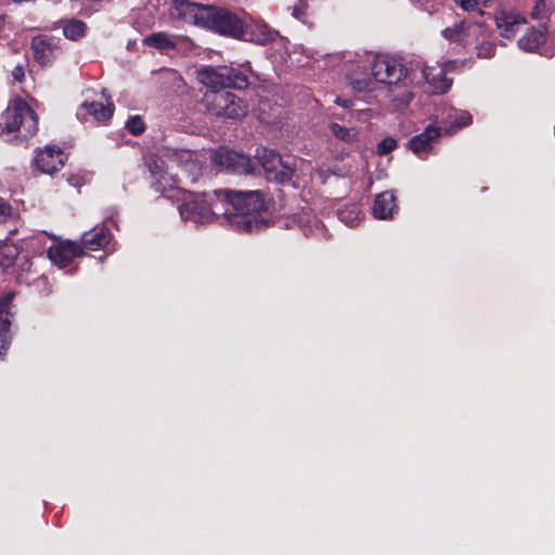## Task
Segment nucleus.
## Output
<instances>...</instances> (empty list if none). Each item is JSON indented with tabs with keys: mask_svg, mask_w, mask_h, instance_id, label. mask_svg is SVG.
<instances>
[{
	"mask_svg": "<svg viewBox=\"0 0 555 555\" xmlns=\"http://www.w3.org/2000/svg\"><path fill=\"white\" fill-rule=\"evenodd\" d=\"M410 62L403 65L395 57L384 55H367L366 60H360L356 68L347 74L349 85L357 92L374 91L378 83H385L396 88L391 90V100L397 109L405 107L412 100L413 93L408 89Z\"/></svg>",
	"mask_w": 555,
	"mask_h": 555,
	"instance_id": "f257e3e1",
	"label": "nucleus"
},
{
	"mask_svg": "<svg viewBox=\"0 0 555 555\" xmlns=\"http://www.w3.org/2000/svg\"><path fill=\"white\" fill-rule=\"evenodd\" d=\"M219 194L225 210L222 214V225L242 233H251L267 227L268 220L263 216L266 201L260 191L221 190Z\"/></svg>",
	"mask_w": 555,
	"mask_h": 555,
	"instance_id": "f03ea898",
	"label": "nucleus"
},
{
	"mask_svg": "<svg viewBox=\"0 0 555 555\" xmlns=\"http://www.w3.org/2000/svg\"><path fill=\"white\" fill-rule=\"evenodd\" d=\"M169 164L162 159H154L149 163V169L153 177V186L157 192L165 193L167 190L178 188L180 178L172 172L175 167L179 168L181 175L190 182H196L202 176L205 155L191 150H176L169 156Z\"/></svg>",
	"mask_w": 555,
	"mask_h": 555,
	"instance_id": "7ed1b4c3",
	"label": "nucleus"
},
{
	"mask_svg": "<svg viewBox=\"0 0 555 555\" xmlns=\"http://www.w3.org/2000/svg\"><path fill=\"white\" fill-rule=\"evenodd\" d=\"M176 9L181 18L216 33L241 38L244 22L225 9L201 5L184 0L177 1Z\"/></svg>",
	"mask_w": 555,
	"mask_h": 555,
	"instance_id": "20e7f679",
	"label": "nucleus"
},
{
	"mask_svg": "<svg viewBox=\"0 0 555 555\" xmlns=\"http://www.w3.org/2000/svg\"><path fill=\"white\" fill-rule=\"evenodd\" d=\"M38 131L36 113L23 100L10 102L0 116V137L5 141H24Z\"/></svg>",
	"mask_w": 555,
	"mask_h": 555,
	"instance_id": "39448f33",
	"label": "nucleus"
},
{
	"mask_svg": "<svg viewBox=\"0 0 555 555\" xmlns=\"http://www.w3.org/2000/svg\"><path fill=\"white\" fill-rule=\"evenodd\" d=\"M221 190L212 193L193 194L189 193L178 206L181 218L195 224L219 222L221 224L223 209L220 194Z\"/></svg>",
	"mask_w": 555,
	"mask_h": 555,
	"instance_id": "423d86ee",
	"label": "nucleus"
},
{
	"mask_svg": "<svg viewBox=\"0 0 555 555\" xmlns=\"http://www.w3.org/2000/svg\"><path fill=\"white\" fill-rule=\"evenodd\" d=\"M410 87L426 86L427 92L440 94L447 92L451 87V80L446 76V67L440 64L428 66L421 59L410 62L409 74Z\"/></svg>",
	"mask_w": 555,
	"mask_h": 555,
	"instance_id": "0eeeda50",
	"label": "nucleus"
},
{
	"mask_svg": "<svg viewBox=\"0 0 555 555\" xmlns=\"http://www.w3.org/2000/svg\"><path fill=\"white\" fill-rule=\"evenodd\" d=\"M196 77L209 92H221L224 88L244 89L248 86V78L244 73L228 66L202 67L197 69Z\"/></svg>",
	"mask_w": 555,
	"mask_h": 555,
	"instance_id": "6e6552de",
	"label": "nucleus"
},
{
	"mask_svg": "<svg viewBox=\"0 0 555 555\" xmlns=\"http://www.w3.org/2000/svg\"><path fill=\"white\" fill-rule=\"evenodd\" d=\"M256 160L263 168L267 178L279 183L292 180L298 163L292 156L282 157L280 154L266 147L257 150Z\"/></svg>",
	"mask_w": 555,
	"mask_h": 555,
	"instance_id": "1a4fd4ad",
	"label": "nucleus"
},
{
	"mask_svg": "<svg viewBox=\"0 0 555 555\" xmlns=\"http://www.w3.org/2000/svg\"><path fill=\"white\" fill-rule=\"evenodd\" d=\"M204 101L206 108L214 115L227 118H242L247 115V104L230 91L208 92Z\"/></svg>",
	"mask_w": 555,
	"mask_h": 555,
	"instance_id": "9d476101",
	"label": "nucleus"
},
{
	"mask_svg": "<svg viewBox=\"0 0 555 555\" xmlns=\"http://www.w3.org/2000/svg\"><path fill=\"white\" fill-rule=\"evenodd\" d=\"M215 165L222 169L237 175H249L255 172L254 162L246 155L220 147L211 155Z\"/></svg>",
	"mask_w": 555,
	"mask_h": 555,
	"instance_id": "9b49d317",
	"label": "nucleus"
},
{
	"mask_svg": "<svg viewBox=\"0 0 555 555\" xmlns=\"http://www.w3.org/2000/svg\"><path fill=\"white\" fill-rule=\"evenodd\" d=\"M442 36L451 42H460L465 47L476 46L486 38V28L481 23L461 22L443 29Z\"/></svg>",
	"mask_w": 555,
	"mask_h": 555,
	"instance_id": "f8f14e48",
	"label": "nucleus"
},
{
	"mask_svg": "<svg viewBox=\"0 0 555 555\" xmlns=\"http://www.w3.org/2000/svg\"><path fill=\"white\" fill-rule=\"evenodd\" d=\"M31 50L36 62L41 66L51 65L63 52L61 39L46 35L33 39Z\"/></svg>",
	"mask_w": 555,
	"mask_h": 555,
	"instance_id": "ddd939ff",
	"label": "nucleus"
},
{
	"mask_svg": "<svg viewBox=\"0 0 555 555\" xmlns=\"http://www.w3.org/2000/svg\"><path fill=\"white\" fill-rule=\"evenodd\" d=\"M66 160L64 152L54 145L39 149L34 158L35 168L41 173L51 175L60 170Z\"/></svg>",
	"mask_w": 555,
	"mask_h": 555,
	"instance_id": "4468645a",
	"label": "nucleus"
},
{
	"mask_svg": "<svg viewBox=\"0 0 555 555\" xmlns=\"http://www.w3.org/2000/svg\"><path fill=\"white\" fill-rule=\"evenodd\" d=\"M495 25L501 37L512 38L526 24V17L512 9H499L495 12Z\"/></svg>",
	"mask_w": 555,
	"mask_h": 555,
	"instance_id": "2eb2a0df",
	"label": "nucleus"
},
{
	"mask_svg": "<svg viewBox=\"0 0 555 555\" xmlns=\"http://www.w3.org/2000/svg\"><path fill=\"white\" fill-rule=\"evenodd\" d=\"M15 294L13 292H8L3 296L0 297V358L7 353V350L11 344V335H10V326L11 320L10 317L13 315L11 311L12 300L14 299Z\"/></svg>",
	"mask_w": 555,
	"mask_h": 555,
	"instance_id": "dca6fc26",
	"label": "nucleus"
},
{
	"mask_svg": "<svg viewBox=\"0 0 555 555\" xmlns=\"http://www.w3.org/2000/svg\"><path fill=\"white\" fill-rule=\"evenodd\" d=\"M82 255V247L78 242L64 241L48 249L49 259L60 268L67 267L76 257Z\"/></svg>",
	"mask_w": 555,
	"mask_h": 555,
	"instance_id": "f3484780",
	"label": "nucleus"
},
{
	"mask_svg": "<svg viewBox=\"0 0 555 555\" xmlns=\"http://www.w3.org/2000/svg\"><path fill=\"white\" fill-rule=\"evenodd\" d=\"M440 135L439 127L428 126L422 133L414 135L408 144L413 153L422 158L433 151Z\"/></svg>",
	"mask_w": 555,
	"mask_h": 555,
	"instance_id": "a211bd4d",
	"label": "nucleus"
},
{
	"mask_svg": "<svg viewBox=\"0 0 555 555\" xmlns=\"http://www.w3.org/2000/svg\"><path fill=\"white\" fill-rule=\"evenodd\" d=\"M106 104L96 101L83 102L77 112V116L85 119L87 115H90L96 121H105L112 117L114 111L113 103L109 100H106Z\"/></svg>",
	"mask_w": 555,
	"mask_h": 555,
	"instance_id": "6ab92c4d",
	"label": "nucleus"
},
{
	"mask_svg": "<svg viewBox=\"0 0 555 555\" xmlns=\"http://www.w3.org/2000/svg\"><path fill=\"white\" fill-rule=\"evenodd\" d=\"M444 124L446 132L456 131L465 126H468L473 118L466 111H456L453 107L444 108L440 116H437Z\"/></svg>",
	"mask_w": 555,
	"mask_h": 555,
	"instance_id": "aec40b11",
	"label": "nucleus"
},
{
	"mask_svg": "<svg viewBox=\"0 0 555 555\" xmlns=\"http://www.w3.org/2000/svg\"><path fill=\"white\" fill-rule=\"evenodd\" d=\"M112 240L109 231L105 228H94L92 231L85 232L79 243L85 249L99 250L105 248Z\"/></svg>",
	"mask_w": 555,
	"mask_h": 555,
	"instance_id": "412c9836",
	"label": "nucleus"
},
{
	"mask_svg": "<svg viewBox=\"0 0 555 555\" xmlns=\"http://www.w3.org/2000/svg\"><path fill=\"white\" fill-rule=\"evenodd\" d=\"M242 37H248L249 40L256 43L264 44L272 39V33L266 23L250 17L248 22H244Z\"/></svg>",
	"mask_w": 555,
	"mask_h": 555,
	"instance_id": "4be33fe9",
	"label": "nucleus"
},
{
	"mask_svg": "<svg viewBox=\"0 0 555 555\" xmlns=\"http://www.w3.org/2000/svg\"><path fill=\"white\" fill-rule=\"evenodd\" d=\"M397 210L396 197L391 192H383L375 198L373 215L377 219H390Z\"/></svg>",
	"mask_w": 555,
	"mask_h": 555,
	"instance_id": "5701e85b",
	"label": "nucleus"
},
{
	"mask_svg": "<svg viewBox=\"0 0 555 555\" xmlns=\"http://www.w3.org/2000/svg\"><path fill=\"white\" fill-rule=\"evenodd\" d=\"M184 40L181 36H173L166 33H154L144 38L146 46L154 47L160 51H169L177 48L180 41Z\"/></svg>",
	"mask_w": 555,
	"mask_h": 555,
	"instance_id": "b1692460",
	"label": "nucleus"
},
{
	"mask_svg": "<svg viewBox=\"0 0 555 555\" xmlns=\"http://www.w3.org/2000/svg\"><path fill=\"white\" fill-rule=\"evenodd\" d=\"M546 40V34L539 29H529L519 40L518 47L527 52L538 50Z\"/></svg>",
	"mask_w": 555,
	"mask_h": 555,
	"instance_id": "393cba45",
	"label": "nucleus"
},
{
	"mask_svg": "<svg viewBox=\"0 0 555 555\" xmlns=\"http://www.w3.org/2000/svg\"><path fill=\"white\" fill-rule=\"evenodd\" d=\"M331 133L339 141L345 143L356 142L358 139V130L354 127H345L337 122H331L330 126Z\"/></svg>",
	"mask_w": 555,
	"mask_h": 555,
	"instance_id": "a878e982",
	"label": "nucleus"
},
{
	"mask_svg": "<svg viewBox=\"0 0 555 555\" xmlns=\"http://www.w3.org/2000/svg\"><path fill=\"white\" fill-rule=\"evenodd\" d=\"M338 218L346 225L353 228L361 219V210L357 204L348 205L338 210Z\"/></svg>",
	"mask_w": 555,
	"mask_h": 555,
	"instance_id": "bb28decb",
	"label": "nucleus"
},
{
	"mask_svg": "<svg viewBox=\"0 0 555 555\" xmlns=\"http://www.w3.org/2000/svg\"><path fill=\"white\" fill-rule=\"evenodd\" d=\"M18 256V248L16 245L10 242H3L0 244V267L8 268Z\"/></svg>",
	"mask_w": 555,
	"mask_h": 555,
	"instance_id": "cd10ccee",
	"label": "nucleus"
},
{
	"mask_svg": "<svg viewBox=\"0 0 555 555\" xmlns=\"http://www.w3.org/2000/svg\"><path fill=\"white\" fill-rule=\"evenodd\" d=\"M86 33V25L81 21L73 20L63 27V34L70 40H77L83 37Z\"/></svg>",
	"mask_w": 555,
	"mask_h": 555,
	"instance_id": "c85d7f7f",
	"label": "nucleus"
},
{
	"mask_svg": "<svg viewBox=\"0 0 555 555\" xmlns=\"http://www.w3.org/2000/svg\"><path fill=\"white\" fill-rule=\"evenodd\" d=\"M453 2L462 11L477 13L478 15H483V9L487 7L483 0H453Z\"/></svg>",
	"mask_w": 555,
	"mask_h": 555,
	"instance_id": "c756f323",
	"label": "nucleus"
},
{
	"mask_svg": "<svg viewBox=\"0 0 555 555\" xmlns=\"http://www.w3.org/2000/svg\"><path fill=\"white\" fill-rule=\"evenodd\" d=\"M17 216L12 206L0 197V224H3Z\"/></svg>",
	"mask_w": 555,
	"mask_h": 555,
	"instance_id": "7c9ffc66",
	"label": "nucleus"
},
{
	"mask_svg": "<svg viewBox=\"0 0 555 555\" xmlns=\"http://www.w3.org/2000/svg\"><path fill=\"white\" fill-rule=\"evenodd\" d=\"M126 128L130 133L139 135L145 130V124L140 116H132L127 120Z\"/></svg>",
	"mask_w": 555,
	"mask_h": 555,
	"instance_id": "2f4dec72",
	"label": "nucleus"
},
{
	"mask_svg": "<svg viewBox=\"0 0 555 555\" xmlns=\"http://www.w3.org/2000/svg\"><path fill=\"white\" fill-rule=\"evenodd\" d=\"M397 146V141L393 138H385L379 142L377 145V151L380 155H385L389 152H391Z\"/></svg>",
	"mask_w": 555,
	"mask_h": 555,
	"instance_id": "473e14b6",
	"label": "nucleus"
},
{
	"mask_svg": "<svg viewBox=\"0 0 555 555\" xmlns=\"http://www.w3.org/2000/svg\"><path fill=\"white\" fill-rule=\"evenodd\" d=\"M307 9L308 3L305 0H300L298 3L295 4L293 9V15L296 18L301 20L306 16Z\"/></svg>",
	"mask_w": 555,
	"mask_h": 555,
	"instance_id": "72a5a7b5",
	"label": "nucleus"
},
{
	"mask_svg": "<svg viewBox=\"0 0 555 555\" xmlns=\"http://www.w3.org/2000/svg\"><path fill=\"white\" fill-rule=\"evenodd\" d=\"M12 76L15 80L17 81H23L24 77H25V72H24V67L22 65H17L13 72H12Z\"/></svg>",
	"mask_w": 555,
	"mask_h": 555,
	"instance_id": "f704fd0d",
	"label": "nucleus"
},
{
	"mask_svg": "<svg viewBox=\"0 0 555 555\" xmlns=\"http://www.w3.org/2000/svg\"><path fill=\"white\" fill-rule=\"evenodd\" d=\"M334 102L339 105V106H343V107H351L352 106V101L351 100H347V99H341L340 96H336Z\"/></svg>",
	"mask_w": 555,
	"mask_h": 555,
	"instance_id": "c9c22d12",
	"label": "nucleus"
},
{
	"mask_svg": "<svg viewBox=\"0 0 555 555\" xmlns=\"http://www.w3.org/2000/svg\"><path fill=\"white\" fill-rule=\"evenodd\" d=\"M493 54V48L492 47H488L487 48V52L485 53V56L486 57H491Z\"/></svg>",
	"mask_w": 555,
	"mask_h": 555,
	"instance_id": "e433bc0d",
	"label": "nucleus"
},
{
	"mask_svg": "<svg viewBox=\"0 0 555 555\" xmlns=\"http://www.w3.org/2000/svg\"><path fill=\"white\" fill-rule=\"evenodd\" d=\"M493 0H483V2L488 5L489 2H492Z\"/></svg>",
	"mask_w": 555,
	"mask_h": 555,
	"instance_id": "4c0bfd02",
	"label": "nucleus"
}]
</instances>
